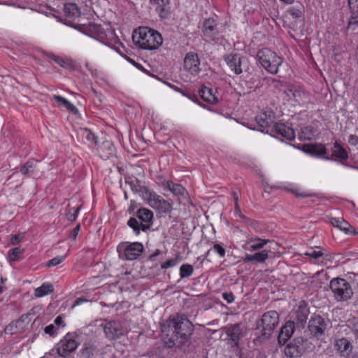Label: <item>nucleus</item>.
Wrapping results in <instances>:
<instances>
[{
	"label": "nucleus",
	"instance_id": "obj_1",
	"mask_svg": "<svg viewBox=\"0 0 358 358\" xmlns=\"http://www.w3.org/2000/svg\"><path fill=\"white\" fill-rule=\"evenodd\" d=\"M169 330L172 331L173 335L166 343L169 347H172L176 345V343L182 345L187 342L193 331V326L189 320L178 315L169 317L164 324L162 331L165 332Z\"/></svg>",
	"mask_w": 358,
	"mask_h": 358
},
{
	"label": "nucleus",
	"instance_id": "obj_2",
	"mask_svg": "<svg viewBox=\"0 0 358 358\" xmlns=\"http://www.w3.org/2000/svg\"><path fill=\"white\" fill-rule=\"evenodd\" d=\"M132 41L139 48L152 50L162 45L163 38L157 31L152 28L140 27L134 31Z\"/></svg>",
	"mask_w": 358,
	"mask_h": 358
},
{
	"label": "nucleus",
	"instance_id": "obj_3",
	"mask_svg": "<svg viewBox=\"0 0 358 358\" xmlns=\"http://www.w3.org/2000/svg\"><path fill=\"white\" fill-rule=\"evenodd\" d=\"M136 217H131L127 221V225L133 229L136 235H139L141 231H147L152 224L153 213L145 208H139L136 213Z\"/></svg>",
	"mask_w": 358,
	"mask_h": 358
},
{
	"label": "nucleus",
	"instance_id": "obj_4",
	"mask_svg": "<svg viewBox=\"0 0 358 358\" xmlns=\"http://www.w3.org/2000/svg\"><path fill=\"white\" fill-rule=\"evenodd\" d=\"M257 57L260 64L272 74H276L278 72V68L283 62L281 57L268 48L259 50Z\"/></svg>",
	"mask_w": 358,
	"mask_h": 358
},
{
	"label": "nucleus",
	"instance_id": "obj_5",
	"mask_svg": "<svg viewBox=\"0 0 358 358\" xmlns=\"http://www.w3.org/2000/svg\"><path fill=\"white\" fill-rule=\"evenodd\" d=\"M329 287L337 301H346L353 296L351 285L344 278H334L331 279Z\"/></svg>",
	"mask_w": 358,
	"mask_h": 358
},
{
	"label": "nucleus",
	"instance_id": "obj_6",
	"mask_svg": "<svg viewBox=\"0 0 358 358\" xmlns=\"http://www.w3.org/2000/svg\"><path fill=\"white\" fill-rule=\"evenodd\" d=\"M140 191L145 193L148 204L161 213H168L172 210V206L169 202L157 194L154 191L149 190L146 187H140Z\"/></svg>",
	"mask_w": 358,
	"mask_h": 358
},
{
	"label": "nucleus",
	"instance_id": "obj_7",
	"mask_svg": "<svg viewBox=\"0 0 358 358\" xmlns=\"http://www.w3.org/2000/svg\"><path fill=\"white\" fill-rule=\"evenodd\" d=\"M143 245L139 242L122 243L117 247L120 258L129 261L136 259L143 253Z\"/></svg>",
	"mask_w": 358,
	"mask_h": 358
},
{
	"label": "nucleus",
	"instance_id": "obj_8",
	"mask_svg": "<svg viewBox=\"0 0 358 358\" xmlns=\"http://www.w3.org/2000/svg\"><path fill=\"white\" fill-rule=\"evenodd\" d=\"M279 323V315L275 310H270L263 314L258 327H262L264 334L270 335Z\"/></svg>",
	"mask_w": 358,
	"mask_h": 358
},
{
	"label": "nucleus",
	"instance_id": "obj_9",
	"mask_svg": "<svg viewBox=\"0 0 358 358\" xmlns=\"http://www.w3.org/2000/svg\"><path fill=\"white\" fill-rule=\"evenodd\" d=\"M329 322L319 315L311 316L308 322V331L315 337H319L324 334Z\"/></svg>",
	"mask_w": 358,
	"mask_h": 358
},
{
	"label": "nucleus",
	"instance_id": "obj_10",
	"mask_svg": "<svg viewBox=\"0 0 358 358\" xmlns=\"http://www.w3.org/2000/svg\"><path fill=\"white\" fill-rule=\"evenodd\" d=\"M309 313L310 311L307 303L304 301H301L294 306L290 315L291 317L296 321L298 325L303 327Z\"/></svg>",
	"mask_w": 358,
	"mask_h": 358
},
{
	"label": "nucleus",
	"instance_id": "obj_11",
	"mask_svg": "<svg viewBox=\"0 0 358 358\" xmlns=\"http://www.w3.org/2000/svg\"><path fill=\"white\" fill-rule=\"evenodd\" d=\"M306 340L303 337L295 338L289 343L285 348V354L287 357H298L306 349Z\"/></svg>",
	"mask_w": 358,
	"mask_h": 358
},
{
	"label": "nucleus",
	"instance_id": "obj_12",
	"mask_svg": "<svg viewBox=\"0 0 358 358\" xmlns=\"http://www.w3.org/2000/svg\"><path fill=\"white\" fill-rule=\"evenodd\" d=\"M78 348V343L76 340L65 336L58 343L57 352L59 356L66 357L74 352Z\"/></svg>",
	"mask_w": 358,
	"mask_h": 358
},
{
	"label": "nucleus",
	"instance_id": "obj_13",
	"mask_svg": "<svg viewBox=\"0 0 358 358\" xmlns=\"http://www.w3.org/2000/svg\"><path fill=\"white\" fill-rule=\"evenodd\" d=\"M245 57H241L238 54H229L224 56V61L231 70L239 75L243 72L242 64Z\"/></svg>",
	"mask_w": 358,
	"mask_h": 358
},
{
	"label": "nucleus",
	"instance_id": "obj_14",
	"mask_svg": "<svg viewBox=\"0 0 358 358\" xmlns=\"http://www.w3.org/2000/svg\"><path fill=\"white\" fill-rule=\"evenodd\" d=\"M103 330L106 336L110 340L118 338L123 335V329L117 321H110L104 324Z\"/></svg>",
	"mask_w": 358,
	"mask_h": 358
},
{
	"label": "nucleus",
	"instance_id": "obj_15",
	"mask_svg": "<svg viewBox=\"0 0 358 358\" xmlns=\"http://www.w3.org/2000/svg\"><path fill=\"white\" fill-rule=\"evenodd\" d=\"M200 60L197 54L188 52L184 59V68L192 75L200 71Z\"/></svg>",
	"mask_w": 358,
	"mask_h": 358
},
{
	"label": "nucleus",
	"instance_id": "obj_16",
	"mask_svg": "<svg viewBox=\"0 0 358 358\" xmlns=\"http://www.w3.org/2000/svg\"><path fill=\"white\" fill-rule=\"evenodd\" d=\"M271 134L273 136L279 135L289 141L295 138L294 129L280 122L275 123L273 125V132Z\"/></svg>",
	"mask_w": 358,
	"mask_h": 358
},
{
	"label": "nucleus",
	"instance_id": "obj_17",
	"mask_svg": "<svg viewBox=\"0 0 358 358\" xmlns=\"http://www.w3.org/2000/svg\"><path fill=\"white\" fill-rule=\"evenodd\" d=\"M224 329L233 345L238 346L243 334L241 325L239 324H229L225 327Z\"/></svg>",
	"mask_w": 358,
	"mask_h": 358
},
{
	"label": "nucleus",
	"instance_id": "obj_18",
	"mask_svg": "<svg viewBox=\"0 0 358 358\" xmlns=\"http://www.w3.org/2000/svg\"><path fill=\"white\" fill-rule=\"evenodd\" d=\"M334 346L342 357H348L352 350V343L345 338H335Z\"/></svg>",
	"mask_w": 358,
	"mask_h": 358
},
{
	"label": "nucleus",
	"instance_id": "obj_19",
	"mask_svg": "<svg viewBox=\"0 0 358 358\" xmlns=\"http://www.w3.org/2000/svg\"><path fill=\"white\" fill-rule=\"evenodd\" d=\"M295 324L292 320H288L281 328L278 335V341L281 345H284L292 336L294 332Z\"/></svg>",
	"mask_w": 358,
	"mask_h": 358
},
{
	"label": "nucleus",
	"instance_id": "obj_20",
	"mask_svg": "<svg viewBox=\"0 0 358 358\" xmlns=\"http://www.w3.org/2000/svg\"><path fill=\"white\" fill-rule=\"evenodd\" d=\"M203 32L206 37L213 41H215L217 38L219 31L214 19H206L203 22Z\"/></svg>",
	"mask_w": 358,
	"mask_h": 358
},
{
	"label": "nucleus",
	"instance_id": "obj_21",
	"mask_svg": "<svg viewBox=\"0 0 358 358\" xmlns=\"http://www.w3.org/2000/svg\"><path fill=\"white\" fill-rule=\"evenodd\" d=\"M150 2L156 6V10L161 18H168L170 13V0H150Z\"/></svg>",
	"mask_w": 358,
	"mask_h": 358
},
{
	"label": "nucleus",
	"instance_id": "obj_22",
	"mask_svg": "<svg viewBox=\"0 0 358 358\" xmlns=\"http://www.w3.org/2000/svg\"><path fill=\"white\" fill-rule=\"evenodd\" d=\"M284 93L288 97L289 100H292L295 102L299 103L304 96L303 91L299 87L289 85L284 90Z\"/></svg>",
	"mask_w": 358,
	"mask_h": 358
},
{
	"label": "nucleus",
	"instance_id": "obj_23",
	"mask_svg": "<svg viewBox=\"0 0 358 358\" xmlns=\"http://www.w3.org/2000/svg\"><path fill=\"white\" fill-rule=\"evenodd\" d=\"M256 122L258 125V130L269 134L273 132V125H270L271 123V118H269L266 113H261L257 115L256 117Z\"/></svg>",
	"mask_w": 358,
	"mask_h": 358
},
{
	"label": "nucleus",
	"instance_id": "obj_24",
	"mask_svg": "<svg viewBox=\"0 0 358 358\" xmlns=\"http://www.w3.org/2000/svg\"><path fill=\"white\" fill-rule=\"evenodd\" d=\"M348 5L351 13L348 28L355 29L358 26V0H348Z\"/></svg>",
	"mask_w": 358,
	"mask_h": 358
},
{
	"label": "nucleus",
	"instance_id": "obj_25",
	"mask_svg": "<svg viewBox=\"0 0 358 358\" xmlns=\"http://www.w3.org/2000/svg\"><path fill=\"white\" fill-rule=\"evenodd\" d=\"M303 150L310 155L319 157L327 153V149L323 144H306L303 146Z\"/></svg>",
	"mask_w": 358,
	"mask_h": 358
},
{
	"label": "nucleus",
	"instance_id": "obj_26",
	"mask_svg": "<svg viewBox=\"0 0 358 358\" xmlns=\"http://www.w3.org/2000/svg\"><path fill=\"white\" fill-rule=\"evenodd\" d=\"M268 242H270L268 239H262L258 237H251L247 240L245 248L250 251H255L263 248L264 246Z\"/></svg>",
	"mask_w": 358,
	"mask_h": 358
},
{
	"label": "nucleus",
	"instance_id": "obj_27",
	"mask_svg": "<svg viewBox=\"0 0 358 358\" xmlns=\"http://www.w3.org/2000/svg\"><path fill=\"white\" fill-rule=\"evenodd\" d=\"M48 57L52 59L56 63L60 65L62 67L68 69V70H73L75 69V65L73 60L70 58L67 57H60L54 55L53 53L49 52L45 53Z\"/></svg>",
	"mask_w": 358,
	"mask_h": 358
},
{
	"label": "nucleus",
	"instance_id": "obj_28",
	"mask_svg": "<svg viewBox=\"0 0 358 358\" xmlns=\"http://www.w3.org/2000/svg\"><path fill=\"white\" fill-rule=\"evenodd\" d=\"M199 93L203 100L209 103L215 104L218 102L216 91L212 88L203 87L199 91Z\"/></svg>",
	"mask_w": 358,
	"mask_h": 358
},
{
	"label": "nucleus",
	"instance_id": "obj_29",
	"mask_svg": "<svg viewBox=\"0 0 358 358\" xmlns=\"http://www.w3.org/2000/svg\"><path fill=\"white\" fill-rule=\"evenodd\" d=\"M268 258V251L264 250L253 255L246 254L243 260L244 262L264 263Z\"/></svg>",
	"mask_w": 358,
	"mask_h": 358
},
{
	"label": "nucleus",
	"instance_id": "obj_30",
	"mask_svg": "<svg viewBox=\"0 0 358 358\" xmlns=\"http://www.w3.org/2000/svg\"><path fill=\"white\" fill-rule=\"evenodd\" d=\"M331 157L336 158V160L343 162L348 159V154L345 149L336 141L331 148Z\"/></svg>",
	"mask_w": 358,
	"mask_h": 358
},
{
	"label": "nucleus",
	"instance_id": "obj_31",
	"mask_svg": "<svg viewBox=\"0 0 358 358\" xmlns=\"http://www.w3.org/2000/svg\"><path fill=\"white\" fill-rule=\"evenodd\" d=\"M39 162L34 159H29L20 169V172L24 176H30L38 169Z\"/></svg>",
	"mask_w": 358,
	"mask_h": 358
},
{
	"label": "nucleus",
	"instance_id": "obj_32",
	"mask_svg": "<svg viewBox=\"0 0 358 358\" xmlns=\"http://www.w3.org/2000/svg\"><path fill=\"white\" fill-rule=\"evenodd\" d=\"M64 12L65 15L69 18H76L80 16L79 9L75 3L65 4Z\"/></svg>",
	"mask_w": 358,
	"mask_h": 358
},
{
	"label": "nucleus",
	"instance_id": "obj_33",
	"mask_svg": "<svg viewBox=\"0 0 358 358\" xmlns=\"http://www.w3.org/2000/svg\"><path fill=\"white\" fill-rule=\"evenodd\" d=\"M98 352V349L94 343H85L81 350L82 356L85 358H90Z\"/></svg>",
	"mask_w": 358,
	"mask_h": 358
},
{
	"label": "nucleus",
	"instance_id": "obj_34",
	"mask_svg": "<svg viewBox=\"0 0 358 358\" xmlns=\"http://www.w3.org/2000/svg\"><path fill=\"white\" fill-rule=\"evenodd\" d=\"M166 187L175 195L184 196L187 192L186 189L180 184H176L171 180L166 182Z\"/></svg>",
	"mask_w": 358,
	"mask_h": 358
},
{
	"label": "nucleus",
	"instance_id": "obj_35",
	"mask_svg": "<svg viewBox=\"0 0 358 358\" xmlns=\"http://www.w3.org/2000/svg\"><path fill=\"white\" fill-rule=\"evenodd\" d=\"M53 292V286L50 283H43L41 287L35 289L36 297H42Z\"/></svg>",
	"mask_w": 358,
	"mask_h": 358
},
{
	"label": "nucleus",
	"instance_id": "obj_36",
	"mask_svg": "<svg viewBox=\"0 0 358 358\" xmlns=\"http://www.w3.org/2000/svg\"><path fill=\"white\" fill-rule=\"evenodd\" d=\"M24 250L20 247H16L11 249L8 252V257L10 262H16L20 260L22 258V255L24 252Z\"/></svg>",
	"mask_w": 358,
	"mask_h": 358
},
{
	"label": "nucleus",
	"instance_id": "obj_37",
	"mask_svg": "<svg viewBox=\"0 0 358 358\" xmlns=\"http://www.w3.org/2000/svg\"><path fill=\"white\" fill-rule=\"evenodd\" d=\"M314 136L313 128L311 127H306L301 129V131L299 137L301 140H311Z\"/></svg>",
	"mask_w": 358,
	"mask_h": 358
},
{
	"label": "nucleus",
	"instance_id": "obj_38",
	"mask_svg": "<svg viewBox=\"0 0 358 358\" xmlns=\"http://www.w3.org/2000/svg\"><path fill=\"white\" fill-rule=\"evenodd\" d=\"M193 272V266L188 264H182L180 268V275L181 278L189 277L192 275Z\"/></svg>",
	"mask_w": 358,
	"mask_h": 358
},
{
	"label": "nucleus",
	"instance_id": "obj_39",
	"mask_svg": "<svg viewBox=\"0 0 358 358\" xmlns=\"http://www.w3.org/2000/svg\"><path fill=\"white\" fill-rule=\"evenodd\" d=\"M82 134L85 137V138L91 143L96 144V137L94 136L92 131L87 129H84L82 130Z\"/></svg>",
	"mask_w": 358,
	"mask_h": 358
},
{
	"label": "nucleus",
	"instance_id": "obj_40",
	"mask_svg": "<svg viewBox=\"0 0 358 358\" xmlns=\"http://www.w3.org/2000/svg\"><path fill=\"white\" fill-rule=\"evenodd\" d=\"M19 323L18 321H15L10 322L8 326L6 327L4 331L6 334H17V324Z\"/></svg>",
	"mask_w": 358,
	"mask_h": 358
},
{
	"label": "nucleus",
	"instance_id": "obj_41",
	"mask_svg": "<svg viewBox=\"0 0 358 358\" xmlns=\"http://www.w3.org/2000/svg\"><path fill=\"white\" fill-rule=\"evenodd\" d=\"M66 258V256H57L54 257L53 259L49 260L45 264V266L47 267H51V266H55L57 265H59L60 263H62L64 259Z\"/></svg>",
	"mask_w": 358,
	"mask_h": 358
},
{
	"label": "nucleus",
	"instance_id": "obj_42",
	"mask_svg": "<svg viewBox=\"0 0 358 358\" xmlns=\"http://www.w3.org/2000/svg\"><path fill=\"white\" fill-rule=\"evenodd\" d=\"M341 223L340 224L338 229L343 231L347 234L353 233V228L348 222H345L344 220H341Z\"/></svg>",
	"mask_w": 358,
	"mask_h": 358
},
{
	"label": "nucleus",
	"instance_id": "obj_43",
	"mask_svg": "<svg viewBox=\"0 0 358 358\" xmlns=\"http://www.w3.org/2000/svg\"><path fill=\"white\" fill-rule=\"evenodd\" d=\"M211 250H213L215 252L217 253L220 257H224L225 256L224 248L219 244H215L213 248L207 252V255H209Z\"/></svg>",
	"mask_w": 358,
	"mask_h": 358
},
{
	"label": "nucleus",
	"instance_id": "obj_44",
	"mask_svg": "<svg viewBox=\"0 0 358 358\" xmlns=\"http://www.w3.org/2000/svg\"><path fill=\"white\" fill-rule=\"evenodd\" d=\"M80 207H78V208H72L69 210V211L68 212V213L66 214V216H67V219L71 221V222H73L76 220L77 217H78V212L80 210Z\"/></svg>",
	"mask_w": 358,
	"mask_h": 358
},
{
	"label": "nucleus",
	"instance_id": "obj_45",
	"mask_svg": "<svg viewBox=\"0 0 358 358\" xmlns=\"http://www.w3.org/2000/svg\"><path fill=\"white\" fill-rule=\"evenodd\" d=\"M305 255L313 258L315 259H318L319 258L323 257L324 253L321 250H311L309 252H306Z\"/></svg>",
	"mask_w": 358,
	"mask_h": 358
},
{
	"label": "nucleus",
	"instance_id": "obj_46",
	"mask_svg": "<svg viewBox=\"0 0 358 358\" xmlns=\"http://www.w3.org/2000/svg\"><path fill=\"white\" fill-rule=\"evenodd\" d=\"M178 264V261L176 259H171L161 264L162 269L171 268L175 266Z\"/></svg>",
	"mask_w": 358,
	"mask_h": 358
},
{
	"label": "nucleus",
	"instance_id": "obj_47",
	"mask_svg": "<svg viewBox=\"0 0 358 358\" xmlns=\"http://www.w3.org/2000/svg\"><path fill=\"white\" fill-rule=\"evenodd\" d=\"M80 230V224H77L71 231L69 238L72 239L73 241H75L76 239V237Z\"/></svg>",
	"mask_w": 358,
	"mask_h": 358
},
{
	"label": "nucleus",
	"instance_id": "obj_48",
	"mask_svg": "<svg viewBox=\"0 0 358 358\" xmlns=\"http://www.w3.org/2000/svg\"><path fill=\"white\" fill-rule=\"evenodd\" d=\"M222 298L228 303H231L234 301V296L232 292H223Z\"/></svg>",
	"mask_w": 358,
	"mask_h": 358
},
{
	"label": "nucleus",
	"instance_id": "obj_49",
	"mask_svg": "<svg viewBox=\"0 0 358 358\" xmlns=\"http://www.w3.org/2000/svg\"><path fill=\"white\" fill-rule=\"evenodd\" d=\"M44 331L45 334H48L50 336H54L56 334V328L55 324H50L45 327Z\"/></svg>",
	"mask_w": 358,
	"mask_h": 358
},
{
	"label": "nucleus",
	"instance_id": "obj_50",
	"mask_svg": "<svg viewBox=\"0 0 358 358\" xmlns=\"http://www.w3.org/2000/svg\"><path fill=\"white\" fill-rule=\"evenodd\" d=\"M233 195H234V201H235V213H236V215H238L239 217H242L241 209H240V207H239L238 203V196H237V194L234 192Z\"/></svg>",
	"mask_w": 358,
	"mask_h": 358
},
{
	"label": "nucleus",
	"instance_id": "obj_51",
	"mask_svg": "<svg viewBox=\"0 0 358 358\" xmlns=\"http://www.w3.org/2000/svg\"><path fill=\"white\" fill-rule=\"evenodd\" d=\"M54 100H55L58 103L63 105L65 106L66 103H68V100L65 98L59 96V95H54L53 96Z\"/></svg>",
	"mask_w": 358,
	"mask_h": 358
},
{
	"label": "nucleus",
	"instance_id": "obj_52",
	"mask_svg": "<svg viewBox=\"0 0 358 358\" xmlns=\"http://www.w3.org/2000/svg\"><path fill=\"white\" fill-rule=\"evenodd\" d=\"M64 107L69 111L72 112L73 114H77L78 113V108L69 101H68V103H66Z\"/></svg>",
	"mask_w": 358,
	"mask_h": 358
},
{
	"label": "nucleus",
	"instance_id": "obj_53",
	"mask_svg": "<svg viewBox=\"0 0 358 358\" xmlns=\"http://www.w3.org/2000/svg\"><path fill=\"white\" fill-rule=\"evenodd\" d=\"M22 238V237L19 234L14 235L11 238L10 243L13 245H17L18 243H20L21 241Z\"/></svg>",
	"mask_w": 358,
	"mask_h": 358
},
{
	"label": "nucleus",
	"instance_id": "obj_54",
	"mask_svg": "<svg viewBox=\"0 0 358 358\" xmlns=\"http://www.w3.org/2000/svg\"><path fill=\"white\" fill-rule=\"evenodd\" d=\"M285 189L292 192V193L295 194L297 197H307L309 196L310 194H303V193H298L296 190L292 189H289L287 187H284Z\"/></svg>",
	"mask_w": 358,
	"mask_h": 358
},
{
	"label": "nucleus",
	"instance_id": "obj_55",
	"mask_svg": "<svg viewBox=\"0 0 358 358\" xmlns=\"http://www.w3.org/2000/svg\"><path fill=\"white\" fill-rule=\"evenodd\" d=\"M341 220L340 218H332L331 220V224L335 227H339L340 224L341 223Z\"/></svg>",
	"mask_w": 358,
	"mask_h": 358
},
{
	"label": "nucleus",
	"instance_id": "obj_56",
	"mask_svg": "<svg viewBox=\"0 0 358 358\" xmlns=\"http://www.w3.org/2000/svg\"><path fill=\"white\" fill-rule=\"evenodd\" d=\"M161 250L159 249H157L150 257L149 259L150 261H155L156 257L161 254Z\"/></svg>",
	"mask_w": 358,
	"mask_h": 358
},
{
	"label": "nucleus",
	"instance_id": "obj_57",
	"mask_svg": "<svg viewBox=\"0 0 358 358\" xmlns=\"http://www.w3.org/2000/svg\"><path fill=\"white\" fill-rule=\"evenodd\" d=\"M353 333L355 340L358 342V322H356L353 324Z\"/></svg>",
	"mask_w": 358,
	"mask_h": 358
},
{
	"label": "nucleus",
	"instance_id": "obj_58",
	"mask_svg": "<svg viewBox=\"0 0 358 358\" xmlns=\"http://www.w3.org/2000/svg\"><path fill=\"white\" fill-rule=\"evenodd\" d=\"M55 322V324L56 325H58V326H59V325H61V324L63 323V318H62V316H60V315H59V316H57V317H56V319L55 320V322Z\"/></svg>",
	"mask_w": 358,
	"mask_h": 358
},
{
	"label": "nucleus",
	"instance_id": "obj_59",
	"mask_svg": "<svg viewBox=\"0 0 358 358\" xmlns=\"http://www.w3.org/2000/svg\"><path fill=\"white\" fill-rule=\"evenodd\" d=\"M84 301H87V300H85V299H83V298H78L75 302H74V304H73V306H79L80 305L81 303H83Z\"/></svg>",
	"mask_w": 358,
	"mask_h": 358
},
{
	"label": "nucleus",
	"instance_id": "obj_60",
	"mask_svg": "<svg viewBox=\"0 0 358 358\" xmlns=\"http://www.w3.org/2000/svg\"><path fill=\"white\" fill-rule=\"evenodd\" d=\"M280 1L286 4H292L294 1V0H280Z\"/></svg>",
	"mask_w": 358,
	"mask_h": 358
},
{
	"label": "nucleus",
	"instance_id": "obj_61",
	"mask_svg": "<svg viewBox=\"0 0 358 358\" xmlns=\"http://www.w3.org/2000/svg\"><path fill=\"white\" fill-rule=\"evenodd\" d=\"M130 62L133 63L137 68L138 69H141V65L139 64H137L136 62H135L134 61H133L132 59H130L129 60Z\"/></svg>",
	"mask_w": 358,
	"mask_h": 358
},
{
	"label": "nucleus",
	"instance_id": "obj_62",
	"mask_svg": "<svg viewBox=\"0 0 358 358\" xmlns=\"http://www.w3.org/2000/svg\"><path fill=\"white\" fill-rule=\"evenodd\" d=\"M350 138L352 140V141H355L357 142L358 141V138L356 136H354V135H351L350 136Z\"/></svg>",
	"mask_w": 358,
	"mask_h": 358
},
{
	"label": "nucleus",
	"instance_id": "obj_63",
	"mask_svg": "<svg viewBox=\"0 0 358 358\" xmlns=\"http://www.w3.org/2000/svg\"><path fill=\"white\" fill-rule=\"evenodd\" d=\"M2 292V287L0 286V293Z\"/></svg>",
	"mask_w": 358,
	"mask_h": 358
}]
</instances>
